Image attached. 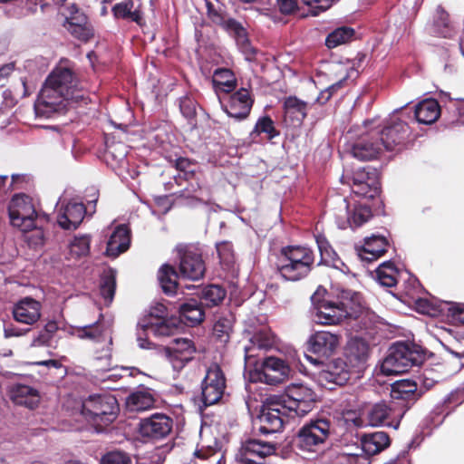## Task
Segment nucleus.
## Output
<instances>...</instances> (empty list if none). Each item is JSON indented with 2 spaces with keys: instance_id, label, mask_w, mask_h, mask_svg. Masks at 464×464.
Instances as JSON below:
<instances>
[{
  "instance_id": "nucleus-1",
  "label": "nucleus",
  "mask_w": 464,
  "mask_h": 464,
  "mask_svg": "<svg viewBox=\"0 0 464 464\" xmlns=\"http://www.w3.org/2000/svg\"><path fill=\"white\" fill-rule=\"evenodd\" d=\"M79 79L69 60L60 63L46 78L35 102L38 117L52 118L56 113H65L71 103L90 102L87 92L79 88Z\"/></svg>"
},
{
  "instance_id": "nucleus-2",
  "label": "nucleus",
  "mask_w": 464,
  "mask_h": 464,
  "mask_svg": "<svg viewBox=\"0 0 464 464\" xmlns=\"http://www.w3.org/2000/svg\"><path fill=\"white\" fill-rule=\"evenodd\" d=\"M315 254L310 247L289 245L281 247L276 263L279 276L289 282L306 278L314 267Z\"/></svg>"
},
{
  "instance_id": "nucleus-3",
  "label": "nucleus",
  "mask_w": 464,
  "mask_h": 464,
  "mask_svg": "<svg viewBox=\"0 0 464 464\" xmlns=\"http://www.w3.org/2000/svg\"><path fill=\"white\" fill-rule=\"evenodd\" d=\"M120 406L114 395H90L82 401L81 413L97 431H102L118 417Z\"/></svg>"
},
{
  "instance_id": "nucleus-4",
  "label": "nucleus",
  "mask_w": 464,
  "mask_h": 464,
  "mask_svg": "<svg viewBox=\"0 0 464 464\" xmlns=\"http://www.w3.org/2000/svg\"><path fill=\"white\" fill-rule=\"evenodd\" d=\"M424 354L414 345L398 342L393 343L382 362L381 371L386 375H398L407 372L412 366L420 365Z\"/></svg>"
},
{
  "instance_id": "nucleus-5",
  "label": "nucleus",
  "mask_w": 464,
  "mask_h": 464,
  "mask_svg": "<svg viewBox=\"0 0 464 464\" xmlns=\"http://www.w3.org/2000/svg\"><path fill=\"white\" fill-rule=\"evenodd\" d=\"M207 14L213 24L220 26L235 39L237 47L246 55V60L252 61L256 58L257 51L251 44L247 31L240 22L227 17L225 11L216 8L211 2H207Z\"/></svg>"
},
{
  "instance_id": "nucleus-6",
  "label": "nucleus",
  "mask_w": 464,
  "mask_h": 464,
  "mask_svg": "<svg viewBox=\"0 0 464 464\" xmlns=\"http://www.w3.org/2000/svg\"><path fill=\"white\" fill-rule=\"evenodd\" d=\"M332 422L325 418L310 420L297 431L294 443L301 450L315 452L329 439Z\"/></svg>"
},
{
  "instance_id": "nucleus-7",
  "label": "nucleus",
  "mask_w": 464,
  "mask_h": 464,
  "mask_svg": "<svg viewBox=\"0 0 464 464\" xmlns=\"http://www.w3.org/2000/svg\"><path fill=\"white\" fill-rule=\"evenodd\" d=\"M384 150L400 152L413 140L409 124L396 117L386 121L382 127L374 129Z\"/></svg>"
},
{
  "instance_id": "nucleus-8",
  "label": "nucleus",
  "mask_w": 464,
  "mask_h": 464,
  "mask_svg": "<svg viewBox=\"0 0 464 464\" xmlns=\"http://www.w3.org/2000/svg\"><path fill=\"white\" fill-rule=\"evenodd\" d=\"M295 417L283 405L276 395L266 399L258 415L259 431L272 434L282 431L284 426Z\"/></svg>"
},
{
  "instance_id": "nucleus-9",
  "label": "nucleus",
  "mask_w": 464,
  "mask_h": 464,
  "mask_svg": "<svg viewBox=\"0 0 464 464\" xmlns=\"http://www.w3.org/2000/svg\"><path fill=\"white\" fill-rule=\"evenodd\" d=\"M176 252L180 277L192 281L203 278L206 265L202 257V251L198 246L181 243L177 245Z\"/></svg>"
},
{
  "instance_id": "nucleus-10",
  "label": "nucleus",
  "mask_w": 464,
  "mask_h": 464,
  "mask_svg": "<svg viewBox=\"0 0 464 464\" xmlns=\"http://www.w3.org/2000/svg\"><path fill=\"white\" fill-rule=\"evenodd\" d=\"M341 335L328 331H316L310 335L306 342V351L312 354H305L306 359L314 365H323L324 360L331 357L338 348Z\"/></svg>"
},
{
  "instance_id": "nucleus-11",
  "label": "nucleus",
  "mask_w": 464,
  "mask_h": 464,
  "mask_svg": "<svg viewBox=\"0 0 464 464\" xmlns=\"http://www.w3.org/2000/svg\"><path fill=\"white\" fill-rule=\"evenodd\" d=\"M8 214L11 224L20 230L26 232L35 227L37 212L30 196L14 195L9 203Z\"/></svg>"
},
{
  "instance_id": "nucleus-12",
  "label": "nucleus",
  "mask_w": 464,
  "mask_h": 464,
  "mask_svg": "<svg viewBox=\"0 0 464 464\" xmlns=\"http://www.w3.org/2000/svg\"><path fill=\"white\" fill-rule=\"evenodd\" d=\"M276 397L295 417L308 414L314 408L316 401L315 393L303 385L288 387L284 394Z\"/></svg>"
},
{
  "instance_id": "nucleus-13",
  "label": "nucleus",
  "mask_w": 464,
  "mask_h": 464,
  "mask_svg": "<svg viewBox=\"0 0 464 464\" xmlns=\"http://www.w3.org/2000/svg\"><path fill=\"white\" fill-rule=\"evenodd\" d=\"M348 179L352 191L358 197L373 199L381 193L380 172L376 168L363 167Z\"/></svg>"
},
{
  "instance_id": "nucleus-14",
  "label": "nucleus",
  "mask_w": 464,
  "mask_h": 464,
  "mask_svg": "<svg viewBox=\"0 0 464 464\" xmlns=\"http://www.w3.org/2000/svg\"><path fill=\"white\" fill-rule=\"evenodd\" d=\"M325 294L326 290L320 286L311 297L315 309L314 321L323 325L339 324L348 318V312L340 309L334 301L324 299Z\"/></svg>"
},
{
  "instance_id": "nucleus-15",
  "label": "nucleus",
  "mask_w": 464,
  "mask_h": 464,
  "mask_svg": "<svg viewBox=\"0 0 464 464\" xmlns=\"http://www.w3.org/2000/svg\"><path fill=\"white\" fill-rule=\"evenodd\" d=\"M227 380L218 364L211 365L201 382V401L205 407L217 404L222 399Z\"/></svg>"
},
{
  "instance_id": "nucleus-16",
  "label": "nucleus",
  "mask_w": 464,
  "mask_h": 464,
  "mask_svg": "<svg viewBox=\"0 0 464 464\" xmlns=\"http://www.w3.org/2000/svg\"><path fill=\"white\" fill-rule=\"evenodd\" d=\"M366 420L372 427L386 426L397 430L403 413L393 401H382L366 409Z\"/></svg>"
},
{
  "instance_id": "nucleus-17",
  "label": "nucleus",
  "mask_w": 464,
  "mask_h": 464,
  "mask_svg": "<svg viewBox=\"0 0 464 464\" xmlns=\"http://www.w3.org/2000/svg\"><path fill=\"white\" fill-rule=\"evenodd\" d=\"M276 446L260 440H247L242 444L237 459L241 464H266L265 459L274 455Z\"/></svg>"
},
{
  "instance_id": "nucleus-18",
  "label": "nucleus",
  "mask_w": 464,
  "mask_h": 464,
  "mask_svg": "<svg viewBox=\"0 0 464 464\" xmlns=\"http://www.w3.org/2000/svg\"><path fill=\"white\" fill-rule=\"evenodd\" d=\"M173 419L161 412H156L150 417L143 418L139 423V432L143 438L161 440L166 438L172 430Z\"/></svg>"
},
{
  "instance_id": "nucleus-19",
  "label": "nucleus",
  "mask_w": 464,
  "mask_h": 464,
  "mask_svg": "<svg viewBox=\"0 0 464 464\" xmlns=\"http://www.w3.org/2000/svg\"><path fill=\"white\" fill-rule=\"evenodd\" d=\"M63 27L70 34L82 42L87 43L94 37V29L87 15L80 11L75 5L69 7V15L66 16Z\"/></svg>"
},
{
  "instance_id": "nucleus-20",
  "label": "nucleus",
  "mask_w": 464,
  "mask_h": 464,
  "mask_svg": "<svg viewBox=\"0 0 464 464\" xmlns=\"http://www.w3.org/2000/svg\"><path fill=\"white\" fill-rule=\"evenodd\" d=\"M382 146L374 129L362 134L352 145V155L360 160H372L382 152Z\"/></svg>"
},
{
  "instance_id": "nucleus-21",
  "label": "nucleus",
  "mask_w": 464,
  "mask_h": 464,
  "mask_svg": "<svg viewBox=\"0 0 464 464\" xmlns=\"http://www.w3.org/2000/svg\"><path fill=\"white\" fill-rule=\"evenodd\" d=\"M290 367L285 360L268 356L261 362L259 379L267 384L276 385L282 383L288 377Z\"/></svg>"
},
{
  "instance_id": "nucleus-22",
  "label": "nucleus",
  "mask_w": 464,
  "mask_h": 464,
  "mask_svg": "<svg viewBox=\"0 0 464 464\" xmlns=\"http://www.w3.org/2000/svg\"><path fill=\"white\" fill-rule=\"evenodd\" d=\"M253 104L254 100L251 98L249 91L240 88L229 96L223 108L229 117L243 121L249 116Z\"/></svg>"
},
{
  "instance_id": "nucleus-23",
  "label": "nucleus",
  "mask_w": 464,
  "mask_h": 464,
  "mask_svg": "<svg viewBox=\"0 0 464 464\" xmlns=\"http://www.w3.org/2000/svg\"><path fill=\"white\" fill-rule=\"evenodd\" d=\"M350 375L351 373L345 361L337 358L330 361L324 366L319 372V379L322 382L343 386L348 382Z\"/></svg>"
},
{
  "instance_id": "nucleus-24",
  "label": "nucleus",
  "mask_w": 464,
  "mask_h": 464,
  "mask_svg": "<svg viewBox=\"0 0 464 464\" xmlns=\"http://www.w3.org/2000/svg\"><path fill=\"white\" fill-rule=\"evenodd\" d=\"M42 304L32 297H24L17 302L13 308V315L15 321L34 324L41 317Z\"/></svg>"
},
{
  "instance_id": "nucleus-25",
  "label": "nucleus",
  "mask_w": 464,
  "mask_h": 464,
  "mask_svg": "<svg viewBox=\"0 0 464 464\" xmlns=\"http://www.w3.org/2000/svg\"><path fill=\"white\" fill-rule=\"evenodd\" d=\"M390 246L384 236L372 234L364 238L362 246L358 249V256L363 261L372 262L384 256Z\"/></svg>"
},
{
  "instance_id": "nucleus-26",
  "label": "nucleus",
  "mask_w": 464,
  "mask_h": 464,
  "mask_svg": "<svg viewBox=\"0 0 464 464\" xmlns=\"http://www.w3.org/2000/svg\"><path fill=\"white\" fill-rule=\"evenodd\" d=\"M10 400L16 405L24 406L30 410L38 407L41 400L38 390L21 383L14 384L9 389Z\"/></svg>"
},
{
  "instance_id": "nucleus-27",
  "label": "nucleus",
  "mask_w": 464,
  "mask_h": 464,
  "mask_svg": "<svg viewBox=\"0 0 464 464\" xmlns=\"http://www.w3.org/2000/svg\"><path fill=\"white\" fill-rule=\"evenodd\" d=\"M86 213L83 203L69 202L57 216L58 225L63 229H76Z\"/></svg>"
},
{
  "instance_id": "nucleus-28",
  "label": "nucleus",
  "mask_w": 464,
  "mask_h": 464,
  "mask_svg": "<svg viewBox=\"0 0 464 464\" xmlns=\"http://www.w3.org/2000/svg\"><path fill=\"white\" fill-rule=\"evenodd\" d=\"M205 319V311L198 300L191 298L179 306V322L187 326L199 325Z\"/></svg>"
},
{
  "instance_id": "nucleus-29",
  "label": "nucleus",
  "mask_w": 464,
  "mask_h": 464,
  "mask_svg": "<svg viewBox=\"0 0 464 464\" xmlns=\"http://www.w3.org/2000/svg\"><path fill=\"white\" fill-rule=\"evenodd\" d=\"M275 345L274 334L266 329H262L252 336L250 345L245 347V360L247 363L256 364L257 361L254 360L258 356L257 350H268Z\"/></svg>"
},
{
  "instance_id": "nucleus-30",
  "label": "nucleus",
  "mask_w": 464,
  "mask_h": 464,
  "mask_svg": "<svg viewBox=\"0 0 464 464\" xmlns=\"http://www.w3.org/2000/svg\"><path fill=\"white\" fill-rule=\"evenodd\" d=\"M130 244V231L125 225L118 226L111 235L106 246V255L117 257L127 251Z\"/></svg>"
},
{
  "instance_id": "nucleus-31",
  "label": "nucleus",
  "mask_w": 464,
  "mask_h": 464,
  "mask_svg": "<svg viewBox=\"0 0 464 464\" xmlns=\"http://www.w3.org/2000/svg\"><path fill=\"white\" fill-rule=\"evenodd\" d=\"M156 393L150 388L142 387L126 398V407L130 411H144L155 406Z\"/></svg>"
},
{
  "instance_id": "nucleus-32",
  "label": "nucleus",
  "mask_w": 464,
  "mask_h": 464,
  "mask_svg": "<svg viewBox=\"0 0 464 464\" xmlns=\"http://www.w3.org/2000/svg\"><path fill=\"white\" fill-rule=\"evenodd\" d=\"M308 104L296 96H289L284 102L285 120L292 125L299 126L307 116Z\"/></svg>"
},
{
  "instance_id": "nucleus-33",
  "label": "nucleus",
  "mask_w": 464,
  "mask_h": 464,
  "mask_svg": "<svg viewBox=\"0 0 464 464\" xmlns=\"http://www.w3.org/2000/svg\"><path fill=\"white\" fill-rule=\"evenodd\" d=\"M314 237L321 256L319 264L332 266L343 272H344L345 269L349 271L348 266L340 259L324 234H316Z\"/></svg>"
},
{
  "instance_id": "nucleus-34",
  "label": "nucleus",
  "mask_w": 464,
  "mask_h": 464,
  "mask_svg": "<svg viewBox=\"0 0 464 464\" xmlns=\"http://www.w3.org/2000/svg\"><path fill=\"white\" fill-rule=\"evenodd\" d=\"M390 443L391 440L386 432L377 431L362 437L360 450L369 458V456L376 455L385 450Z\"/></svg>"
},
{
  "instance_id": "nucleus-35",
  "label": "nucleus",
  "mask_w": 464,
  "mask_h": 464,
  "mask_svg": "<svg viewBox=\"0 0 464 464\" xmlns=\"http://www.w3.org/2000/svg\"><path fill=\"white\" fill-rule=\"evenodd\" d=\"M440 112V106L436 100L426 99L416 105L414 115L418 122L429 125L439 119Z\"/></svg>"
},
{
  "instance_id": "nucleus-36",
  "label": "nucleus",
  "mask_w": 464,
  "mask_h": 464,
  "mask_svg": "<svg viewBox=\"0 0 464 464\" xmlns=\"http://www.w3.org/2000/svg\"><path fill=\"white\" fill-rule=\"evenodd\" d=\"M111 12L116 19L130 20L140 26L144 24L143 13L140 6L134 8L133 0H123L115 4Z\"/></svg>"
},
{
  "instance_id": "nucleus-37",
  "label": "nucleus",
  "mask_w": 464,
  "mask_h": 464,
  "mask_svg": "<svg viewBox=\"0 0 464 464\" xmlns=\"http://www.w3.org/2000/svg\"><path fill=\"white\" fill-rule=\"evenodd\" d=\"M335 304L345 312H348V317H352L356 308L360 306L361 295L350 289L336 288Z\"/></svg>"
},
{
  "instance_id": "nucleus-38",
  "label": "nucleus",
  "mask_w": 464,
  "mask_h": 464,
  "mask_svg": "<svg viewBox=\"0 0 464 464\" xmlns=\"http://www.w3.org/2000/svg\"><path fill=\"white\" fill-rule=\"evenodd\" d=\"M180 276L179 272H177L175 267L171 265H163L158 272V279L162 291L169 295L176 294L178 289V279Z\"/></svg>"
},
{
  "instance_id": "nucleus-39",
  "label": "nucleus",
  "mask_w": 464,
  "mask_h": 464,
  "mask_svg": "<svg viewBox=\"0 0 464 464\" xmlns=\"http://www.w3.org/2000/svg\"><path fill=\"white\" fill-rule=\"evenodd\" d=\"M76 334L80 339H88L93 342L103 341L106 337V327L103 322V314H100L99 319L93 324L76 327Z\"/></svg>"
},
{
  "instance_id": "nucleus-40",
  "label": "nucleus",
  "mask_w": 464,
  "mask_h": 464,
  "mask_svg": "<svg viewBox=\"0 0 464 464\" xmlns=\"http://www.w3.org/2000/svg\"><path fill=\"white\" fill-rule=\"evenodd\" d=\"M226 290L220 285H208L198 294V302L204 308H211L219 305L226 297Z\"/></svg>"
},
{
  "instance_id": "nucleus-41",
  "label": "nucleus",
  "mask_w": 464,
  "mask_h": 464,
  "mask_svg": "<svg viewBox=\"0 0 464 464\" xmlns=\"http://www.w3.org/2000/svg\"><path fill=\"white\" fill-rule=\"evenodd\" d=\"M212 82L220 92L229 93L233 92L237 81L232 70L227 68H218L214 71Z\"/></svg>"
},
{
  "instance_id": "nucleus-42",
  "label": "nucleus",
  "mask_w": 464,
  "mask_h": 464,
  "mask_svg": "<svg viewBox=\"0 0 464 464\" xmlns=\"http://www.w3.org/2000/svg\"><path fill=\"white\" fill-rule=\"evenodd\" d=\"M417 383L410 380H401L394 382L392 386L391 397L392 400H402L415 401L418 399Z\"/></svg>"
},
{
  "instance_id": "nucleus-43",
  "label": "nucleus",
  "mask_w": 464,
  "mask_h": 464,
  "mask_svg": "<svg viewBox=\"0 0 464 464\" xmlns=\"http://www.w3.org/2000/svg\"><path fill=\"white\" fill-rule=\"evenodd\" d=\"M376 279L385 287H392L397 285L399 270L392 261L382 263L376 269Z\"/></svg>"
},
{
  "instance_id": "nucleus-44",
  "label": "nucleus",
  "mask_w": 464,
  "mask_h": 464,
  "mask_svg": "<svg viewBox=\"0 0 464 464\" xmlns=\"http://www.w3.org/2000/svg\"><path fill=\"white\" fill-rule=\"evenodd\" d=\"M140 328L151 331L156 336H169L178 330V319L166 318L157 319V322H149L146 324H140Z\"/></svg>"
},
{
  "instance_id": "nucleus-45",
  "label": "nucleus",
  "mask_w": 464,
  "mask_h": 464,
  "mask_svg": "<svg viewBox=\"0 0 464 464\" xmlns=\"http://www.w3.org/2000/svg\"><path fill=\"white\" fill-rule=\"evenodd\" d=\"M116 291V271L112 268L103 273L100 282V294L106 303L110 304Z\"/></svg>"
},
{
  "instance_id": "nucleus-46",
  "label": "nucleus",
  "mask_w": 464,
  "mask_h": 464,
  "mask_svg": "<svg viewBox=\"0 0 464 464\" xmlns=\"http://www.w3.org/2000/svg\"><path fill=\"white\" fill-rule=\"evenodd\" d=\"M261 133L266 134L269 140L279 135V131L276 129L273 120L268 115L263 116L257 120L250 136L256 138Z\"/></svg>"
},
{
  "instance_id": "nucleus-47",
  "label": "nucleus",
  "mask_w": 464,
  "mask_h": 464,
  "mask_svg": "<svg viewBox=\"0 0 464 464\" xmlns=\"http://www.w3.org/2000/svg\"><path fill=\"white\" fill-rule=\"evenodd\" d=\"M347 352L350 357L361 362L366 361L368 358L370 346L365 340L356 337L350 341Z\"/></svg>"
},
{
  "instance_id": "nucleus-48",
  "label": "nucleus",
  "mask_w": 464,
  "mask_h": 464,
  "mask_svg": "<svg viewBox=\"0 0 464 464\" xmlns=\"http://www.w3.org/2000/svg\"><path fill=\"white\" fill-rule=\"evenodd\" d=\"M354 30L351 27H339L330 33L325 40V44L328 48H335L336 46L345 44L353 38Z\"/></svg>"
},
{
  "instance_id": "nucleus-49",
  "label": "nucleus",
  "mask_w": 464,
  "mask_h": 464,
  "mask_svg": "<svg viewBox=\"0 0 464 464\" xmlns=\"http://www.w3.org/2000/svg\"><path fill=\"white\" fill-rule=\"evenodd\" d=\"M372 217V209L365 205L355 206L348 218L352 227H359L366 223Z\"/></svg>"
},
{
  "instance_id": "nucleus-50",
  "label": "nucleus",
  "mask_w": 464,
  "mask_h": 464,
  "mask_svg": "<svg viewBox=\"0 0 464 464\" xmlns=\"http://www.w3.org/2000/svg\"><path fill=\"white\" fill-rule=\"evenodd\" d=\"M91 238L88 236L76 237L70 244L69 254L73 258L85 256L90 252Z\"/></svg>"
},
{
  "instance_id": "nucleus-51",
  "label": "nucleus",
  "mask_w": 464,
  "mask_h": 464,
  "mask_svg": "<svg viewBox=\"0 0 464 464\" xmlns=\"http://www.w3.org/2000/svg\"><path fill=\"white\" fill-rule=\"evenodd\" d=\"M166 348H172L173 353H183V355L192 358L196 353L194 343L188 338H176L171 342L170 345Z\"/></svg>"
},
{
  "instance_id": "nucleus-52",
  "label": "nucleus",
  "mask_w": 464,
  "mask_h": 464,
  "mask_svg": "<svg viewBox=\"0 0 464 464\" xmlns=\"http://www.w3.org/2000/svg\"><path fill=\"white\" fill-rule=\"evenodd\" d=\"M232 330V324L227 318H219L213 326V335L221 343H227L229 340V334Z\"/></svg>"
},
{
  "instance_id": "nucleus-53",
  "label": "nucleus",
  "mask_w": 464,
  "mask_h": 464,
  "mask_svg": "<svg viewBox=\"0 0 464 464\" xmlns=\"http://www.w3.org/2000/svg\"><path fill=\"white\" fill-rule=\"evenodd\" d=\"M175 168L183 173V179L188 180L195 176L197 163L188 158L179 157L175 160Z\"/></svg>"
},
{
  "instance_id": "nucleus-54",
  "label": "nucleus",
  "mask_w": 464,
  "mask_h": 464,
  "mask_svg": "<svg viewBox=\"0 0 464 464\" xmlns=\"http://www.w3.org/2000/svg\"><path fill=\"white\" fill-rule=\"evenodd\" d=\"M166 318H168L167 307L163 304L158 303L150 308L149 314L140 321L139 325L146 324L149 322H157V319L160 321Z\"/></svg>"
},
{
  "instance_id": "nucleus-55",
  "label": "nucleus",
  "mask_w": 464,
  "mask_h": 464,
  "mask_svg": "<svg viewBox=\"0 0 464 464\" xmlns=\"http://www.w3.org/2000/svg\"><path fill=\"white\" fill-rule=\"evenodd\" d=\"M335 464H369V459L360 453H340L335 458Z\"/></svg>"
},
{
  "instance_id": "nucleus-56",
  "label": "nucleus",
  "mask_w": 464,
  "mask_h": 464,
  "mask_svg": "<svg viewBox=\"0 0 464 464\" xmlns=\"http://www.w3.org/2000/svg\"><path fill=\"white\" fill-rule=\"evenodd\" d=\"M64 2L65 0H26V8L30 14H34L38 7L45 12L50 7L62 5Z\"/></svg>"
},
{
  "instance_id": "nucleus-57",
  "label": "nucleus",
  "mask_w": 464,
  "mask_h": 464,
  "mask_svg": "<svg viewBox=\"0 0 464 464\" xmlns=\"http://www.w3.org/2000/svg\"><path fill=\"white\" fill-rule=\"evenodd\" d=\"M164 353L175 370H181L193 359L190 356L181 355L179 353H173L172 348H164Z\"/></svg>"
},
{
  "instance_id": "nucleus-58",
  "label": "nucleus",
  "mask_w": 464,
  "mask_h": 464,
  "mask_svg": "<svg viewBox=\"0 0 464 464\" xmlns=\"http://www.w3.org/2000/svg\"><path fill=\"white\" fill-rule=\"evenodd\" d=\"M105 154L108 158H111L117 163H121L127 156V149L121 142H115L107 146Z\"/></svg>"
},
{
  "instance_id": "nucleus-59",
  "label": "nucleus",
  "mask_w": 464,
  "mask_h": 464,
  "mask_svg": "<svg viewBox=\"0 0 464 464\" xmlns=\"http://www.w3.org/2000/svg\"><path fill=\"white\" fill-rule=\"evenodd\" d=\"M101 464H132L130 456L121 451H111L102 456Z\"/></svg>"
},
{
  "instance_id": "nucleus-60",
  "label": "nucleus",
  "mask_w": 464,
  "mask_h": 464,
  "mask_svg": "<svg viewBox=\"0 0 464 464\" xmlns=\"http://www.w3.org/2000/svg\"><path fill=\"white\" fill-rule=\"evenodd\" d=\"M179 110L182 115L188 121L195 120L196 102L188 96H183L179 99Z\"/></svg>"
},
{
  "instance_id": "nucleus-61",
  "label": "nucleus",
  "mask_w": 464,
  "mask_h": 464,
  "mask_svg": "<svg viewBox=\"0 0 464 464\" xmlns=\"http://www.w3.org/2000/svg\"><path fill=\"white\" fill-rule=\"evenodd\" d=\"M337 0H302V2L311 7V14L318 15L321 12L329 9Z\"/></svg>"
},
{
  "instance_id": "nucleus-62",
  "label": "nucleus",
  "mask_w": 464,
  "mask_h": 464,
  "mask_svg": "<svg viewBox=\"0 0 464 464\" xmlns=\"http://www.w3.org/2000/svg\"><path fill=\"white\" fill-rule=\"evenodd\" d=\"M434 24L438 27L440 33L444 37H447L450 25L449 14L440 7L437 9V17L435 18Z\"/></svg>"
},
{
  "instance_id": "nucleus-63",
  "label": "nucleus",
  "mask_w": 464,
  "mask_h": 464,
  "mask_svg": "<svg viewBox=\"0 0 464 464\" xmlns=\"http://www.w3.org/2000/svg\"><path fill=\"white\" fill-rule=\"evenodd\" d=\"M280 12L284 14H290L297 8L295 0H276Z\"/></svg>"
},
{
  "instance_id": "nucleus-64",
  "label": "nucleus",
  "mask_w": 464,
  "mask_h": 464,
  "mask_svg": "<svg viewBox=\"0 0 464 464\" xmlns=\"http://www.w3.org/2000/svg\"><path fill=\"white\" fill-rule=\"evenodd\" d=\"M449 314L456 320L464 323V304H453L449 307Z\"/></svg>"
}]
</instances>
